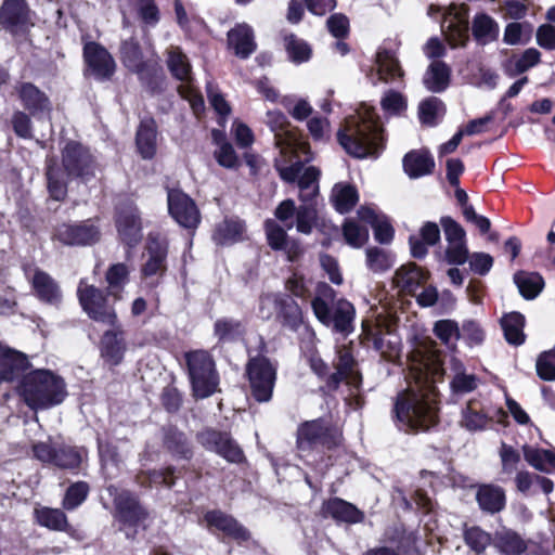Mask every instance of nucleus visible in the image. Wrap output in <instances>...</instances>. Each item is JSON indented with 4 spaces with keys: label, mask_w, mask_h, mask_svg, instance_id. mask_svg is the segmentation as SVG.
<instances>
[{
    "label": "nucleus",
    "mask_w": 555,
    "mask_h": 555,
    "mask_svg": "<svg viewBox=\"0 0 555 555\" xmlns=\"http://www.w3.org/2000/svg\"><path fill=\"white\" fill-rule=\"evenodd\" d=\"M295 153L276 157L274 168L287 183L297 182L301 204L296 206L292 198L282 201L274 209V217L287 229L309 235L318 220L315 198L319 195L320 170L313 166L304 168L301 160H293Z\"/></svg>",
    "instance_id": "nucleus-1"
},
{
    "label": "nucleus",
    "mask_w": 555,
    "mask_h": 555,
    "mask_svg": "<svg viewBox=\"0 0 555 555\" xmlns=\"http://www.w3.org/2000/svg\"><path fill=\"white\" fill-rule=\"evenodd\" d=\"M337 140L352 157H376L384 147L383 128L373 111L346 118L345 127L337 132Z\"/></svg>",
    "instance_id": "nucleus-2"
},
{
    "label": "nucleus",
    "mask_w": 555,
    "mask_h": 555,
    "mask_svg": "<svg viewBox=\"0 0 555 555\" xmlns=\"http://www.w3.org/2000/svg\"><path fill=\"white\" fill-rule=\"evenodd\" d=\"M21 392L31 409H49L61 404L67 396L64 379L49 370H35L24 375Z\"/></svg>",
    "instance_id": "nucleus-3"
},
{
    "label": "nucleus",
    "mask_w": 555,
    "mask_h": 555,
    "mask_svg": "<svg viewBox=\"0 0 555 555\" xmlns=\"http://www.w3.org/2000/svg\"><path fill=\"white\" fill-rule=\"evenodd\" d=\"M395 413L398 422L406 430H427L437 423L435 400L414 389H409L398 396Z\"/></svg>",
    "instance_id": "nucleus-4"
},
{
    "label": "nucleus",
    "mask_w": 555,
    "mask_h": 555,
    "mask_svg": "<svg viewBox=\"0 0 555 555\" xmlns=\"http://www.w3.org/2000/svg\"><path fill=\"white\" fill-rule=\"evenodd\" d=\"M185 359L194 397L205 399L219 391V375L209 352L191 351Z\"/></svg>",
    "instance_id": "nucleus-5"
},
{
    "label": "nucleus",
    "mask_w": 555,
    "mask_h": 555,
    "mask_svg": "<svg viewBox=\"0 0 555 555\" xmlns=\"http://www.w3.org/2000/svg\"><path fill=\"white\" fill-rule=\"evenodd\" d=\"M109 496L113 498L115 505V518L122 525L127 538L133 539L137 530L128 531L127 529L144 527V521L149 517L147 511L141 505L137 495L128 490H118L115 486L106 487Z\"/></svg>",
    "instance_id": "nucleus-6"
},
{
    "label": "nucleus",
    "mask_w": 555,
    "mask_h": 555,
    "mask_svg": "<svg viewBox=\"0 0 555 555\" xmlns=\"http://www.w3.org/2000/svg\"><path fill=\"white\" fill-rule=\"evenodd\" d=\"M251 396L258 402H269L276 380V369L263 356H256L246 364Z\"/></svg>",
    "instance_id": "nucleus-7"
},
{
    "label": "nucleus",
    "mask_w": 555,
    "mask_h": 555,
    "mask_svg": "<svg viewBox=\"0 0 555 555\" xmlns=\"http://www.w3.org/2000/svg\"><path fill=\"white\" fill-rule=\"evenodd\" d=\"M311 306L317 319L324 325H333L335 332L348 335L353 331L356 311L348 300L339 299L334 306L333 313L321 297H315Z\"/></svg>",
    "instance_id": "nucleus-8"
},
{
    "label": "nucleus",
    "mask_w": 555,
    "mask_h": 555,
    "mask_svg": "<svg viewBox=\"0 0 555 555\" xmlns=\"http://www.w3.org/2000/svg\"><path fill=\"white\" fill-rule=\"evenodd\" d=\"M77 295L79 304L90 319L103 324L116 323L118 318L115 309L107 304V299L101 289L81 280L77 288Z\"/></svg>",
    "instance_id": "nucleus-9"
},
{
    "label": "nucleus",
    "mask_w": 555,
    "mask_h": 555,
    "mask_svg": "<svg viewBox=\"0 0 555 555\" xmlns=\"http://www.w3.org/2000/svg\"><path fill=\"white\" fill-rule=\"evenodd\" d=\"M62 165L70 178L88 181L94 177L95 160L90 151L79 142H66L62 149Z\"/></svg>",
    "instance_id": "nucleus-10"
},
{
    "label": "nucleus",
    "mask_w": 555,
    "mask_h": 555,
    "mask_svg": "<svg viewBox=\"0 0 555 555\" xmlns=\"http://www.w3.org/2000/svg\"><path fill=\"white\" fill-rule=\"evenodd\" d=\"M297 448L301 451L322 446L327 449L339 442V435L324 421L313 420L302 423L297 429Z\"/></svg>",
    "instance_id": "nucleus-11"
},
{
    "label": "nucleus",
    "mask_w": 555,
    "mask_h": 555,
    "mask_svg": "<svg viewBox=\"0 0 555 555\" xmlns=\"http://www.w3.org/2000/svg\"><path fill=\"white\" fill-rule=\"evenodd\" d=\"M197 441L206 450L216 452L229 463L241 464L245 461L243 450L228 433L206 428L197 434Z\"/></svg>",
    "instance_id": "nucleus-12"
},
{
    "label": "nucleus",
    "mask_w": 555,
    "mask_h": 555,
    "mask_svg": "<svg viewBox=\"0 0 555 555\" xmlns=\"http://www.w3.org/2000/svg\"><path fill=\"white\" fill-rule=\"evenodd\" d=\"M83 60L87 65V70L96 80H109L116 72L114 57L98 42L90 41L83 46Z\"/></svg>",
    "instance_id": "nucleus-13"
},
{
    "label": "nucleus",
    "mask_w": 555,
    "mask_h": 555,
    "mask_svg": "<svg viewBox=\"0 0 555 555\" xmlns=\"http://www.w3.org/2000/svg\"><path fill=\"white\" fill-rule=\"evenodd\" d=\"M266 122L274 133L275 145L280 149V157L293 154L298 149L305 147V144L289 129L287 118L282 112L269 111Z\"/></svg>",
    "instance_id": "nucleus-14"
},
{
    "label": "nucleus",
    "mask_w": 555,
    "mask_h": 555,
    "mask_svg": "<svg viewBox=\"0 0 555 555\" xmlns=\"http://www.w3.org/2000/svg\"><path fill=\"white\" fill-rule=\"evenodd\" d=\"M288 229L276 218L268 219L264 222V231L269 246L274 250H282L289 261H296L304 253L298 241L287 235Z\"/></svg>",
    "instance_id": "nucleus-15"
},
{
    "label": "nucleus",
    "mask_w": 555,
    "mask_h": 555,
    "mask_svg": "<svg viewBox=\"0 0 555 555\" xmlns=\"http://www.w3.org/2000/svg\"><path fill=\"white\" fill-rule=\"evenodd\" d=\"M55 237L64 245L85 246L96 243L100 231L90 220L78 224L63 223L56 228Z\"/></svg>",
    "instance_id": "nucleus-16"
},
{
    "label": "nucleus",
    "mask_w": 555,
    "mask_h": 555,
    "mask_svg": "<svg viewBox=\"0 0 555 555\" xmlns=\"http://www.w3.org/2000/svg\"><path fill=\"white\" fill-rule=\"evenodd\" d=\"M168 210L172 218L184 228H196L199 223V211L194 201L179 190L168 192Z\"/></svg>",
    "instance_id": "nucleus-17"
},
{
    "label": "nucleus",
    "mask_w": 555,
    "mask_h": 555,
    "mask_svg": "<svg viewBox=\"0 0 555 555\" xmlns=\"http://www.w3.org/2000/svg\"><path fill=\"white\" fill-rule=\"evenodd\" d=\"M112 328L104 332L100 341V351L103 360L111 366H116L124 360L127 345L125 332L118 320L115 324H108Z\"/></svg>",
    "instance_id": "nucleus-18"
},
{
    "label": "nucleus",
    "mask_w": 555,
    "mask_h": 555,
    "mask_svg": "<svg viewBox=\"0 0 555 555\" xmlns=\"http://www.w3.org/2000/svg\"><path fill=\"white\" fill-rule=\"evenodd\" d=\"M168 246L165 240L150 235L146 245V260L142 264L144 279L163 276L167 269Z\"/></svg>",
    "instance_id": "nucleus-19"
},
{
    "label": "nucleus",
    "mask_w": 555,
    "mask_h": 555,
    "mask_svg": "<svg viewBox=\"0 0 555 555\" xmlns=\"http://www.w3.org/2000/svg\"><path fill=\"white\" fill-rule=\"evenodd\" d=\"M25 109L36 118L48 117L51 112L49 98L30 82H22L15 87Z\"/></svg>",
    "instance_id": "nucleus-20"
},
{
    "label": "nucleus",
    "mask_w": 555,
    "mask_h": 555,
    "mask_svg": "<svg viewBox=\"0 0 555 555\" xmlns=\"http://www.w3.org/2000/svg\"><path fill=\"white\" fill-rule=\"evenodd\" d=\"M0 24L13 34L24 30L30 24L26 1L5 0L0 10Z\"/></svg>",
    "instance_id": "nucleus-21"
},
{
    "label": "nucleus",
    "mask_w": 555,
    "mask_h": 555,
    "mask_svg": "<svg viewBox=\"0 0 555 555\" xmlns=\"http://www.w3.org/2000/svg\"><path fill=\"white\" fill-rule=\"evenodd\" d=\"M27 357L0 343V384L13 382L28 369Z\"/></svg>",
    "instance_id": "nucleus-22"
},
{
    "label": "nucleus",
    "mask_w": 555,
    "mask_h": 555,
    "mask_svg": "<svg viewBox=\"0 0 555 555\" xmlns=\"http://www.w3.org/2000/svg\"><path fill=\"white\" fill-rule=\"evenodd\" d=\"M36 297L43 304L60 307L63 293L59 283L47 272L36 269L30 280Z\"/></svg>",
    "instance_id": "nucleus-23"
},
{
    "label": "nucleus",
    "mask_w": 555,
    "mask_h": 555,
    "mask_svg": "<svg viewBox=\"0 0 555 555\" xmlns=\"http://www.w3.org/2000/svg\"><path fill=\"white\" fill-rule=\"evenodd\" d=\"M120 60L124 66L139 75L142 81L152 74V66L144 61L140 43L133 37L121 41Z\"/></svg>",
    "instance_id": "nucleus-24"
},
{
    "label": "nucleus",
    "mask_w": 555,
    "mask_h": 555,
    "mask_svg": "<svg viewBox=\"0 0 555 555\" xmlns=\"http://www.w3.org/2000/svg\"><path fill=\"white\" fill-rule=\"evenodd\" d=\"M209 529L215 528L222 531L225 535L238 541L244 542L249 540V531L241 525L234 517L219 511H209L204 515Z\"/></svg>",
    "instance_id": "nucleus-25"
},
{
    "label": "nucleus",
    "mask_w": 555,
    "mask_h": 555,
    "mask_svg": "<svg viewBox=\"0 0 555 555\" xmlns=\"http://www.w3.org/2000/svg\"><path fill=\"white\" fill-rule=\"evenodd\" d=\"M116 224L121 241L129 247L135 246L142 240L141 219L135 207L129 206L120 210Z\"/></svg>",
    "instance_id": "nucleus-26"
},
{
    "label": "nucleus",
    "mask_w": 555,
    "mask_h": 555,
    "mask_svg": "<svg viewBox=\"0 0 555 555\" xmlns=\"http://www.w3.org/2000/svg\"><path fill=\"white\" fill-rule=\"evenodd\" d=\"M376 66V74H373V69L371 70L372 77L376 76V80L372 78L374 85L377 81L392 82L401 79L404 75L395 52L386 48H379L377 51Z\"/></svg>",
    "instance_id": "nucleus-27"
},
{
    "label": "nucleus",
    "mask_w": 555,
    "mask_h": 555,
    "mask_svg": "<svg viewBox=\"0 0 555 555\" xmlns=\"http://www.w3.org/2000/svg\"><path fill=\"white\" fill-rule=\"evenodd\" d=\"M441 28L452 48L466 46L469 39L468 22L463 14L450 11L446 14Z\"/></svg>",
    "instance_id": "nucleus-28"
},
{
    "label": "nucleus",
    "mask_w": 555,
    "mask_h": 555,
    "mask_svg": "<svg viewBox=\"0 0 555 555\" xmlns=\"http://www.w3.org/2000/svg\"><path fill=\"white\" fill-rule=\"evenodd\" d=\"M402 166L410 179H418L433 173L435 159L427 150H413L404 155Z\"/></svg>",
    "instance_id": "nucleus-29"
},
{
    "label": "nucleus",
    "mask_w": 555,
    "mask_h": 555,
    "mask_svg": "<svg viewBox=\"0 0 555 555\" xmlns=\"http://www.w3.org/2000/svg\"><path fill=\"white\" fill-rule=\"evenodd\" d=\"M228 43L234 50L235 55L247 59L256 50L253 28L245 23L237 24L229 30Z\"/></svg>",
    "instance_id": "nucleus-30"
},
{
    "label": "nucleus",
    "mask_w": 555,
    "mask_h": 555,
    "mask_svg": "<svg viewBox=\"0 0 555 555\" xmlns=\"http://www.w3.org/2000/svg\"><path fill=\"white\" fill-rule=\"evenodd\" d=\"M476 501L483 513L494 515L505 508V491L499 486L481 485L476 491Z\"/></svg>",
    "instance_id": "nucleus-31"
},
{
    "label": "nucleus",
    "mask_w": 555,
    "mask_h": 555,
    "mask_svg": "<svg viewBox=\"0 0 555 555\" xmlns=\"http://www.w3.org/2000/svg\"><path fill=\"white\" fill-rule=\"evenodd\" d=\"M426 274L415 263L400 267L393 276V284L401 292L416 295V291L425 283Z\"/></svg>",
    "instance_id": "nucleus-32"
},
{
    "label": "nucleus",
    "mask_w": 555,
    "mask_h": 555,
    "mask_svg": "<svg viewBox=\"0 0 555 555\" xmlns=\"http://www.w3.org/2000/svg\"><path fill=\"white\" fill-rule=\"evenodd\" d=\"M440 241V229L437 223L427 221L423 224L418 235L409 238L411 254L414 258H423L427 255V246H434Z\"/></svg>",
    "instance_id": "nucleus-33"
},
{
    "label": "nucleus",
    "mask_w": 555,
    "mask_h": 555,
    "mask_svg": "<svg viewBox=\"0 0 555 555\" xmlns=\"http://www.w3.org/2000/svg\"><path fill=\"white\" fill-rule=\"evenodd\" d=\"M323 513L338 521L356 524L363 519V513L351 503L339 498L330 499L323 504Z\"/></svg>",
    "instance_id": "nucleus-34"
},
{
    "label": "nucleus",
    "mask_w": 555,
    "mask_h": 555,
    "mask_svg": "<svg viewBox=\"0 0 555 555\" xmlns=\"http://www.w3.org/2000/svg\"><path fill=\"white\" fill-rule=\"evenodd\" d=\"M278 320L281 324L295 332L302 323V312L297 301L287 294H280Z\"/></svg>",
    "instance_id": "nucleus-35"
},
{
    "label": "nucleus",
    "mask_w": 555,
    "mask_h": 555,
    "mask_svg": "<svg viewBox=\"0 0 555 555\" xmlns=\"http://www.w3.org/2000/svg\"><path fill=\"white\" fill-rule=\"evenodd\" d=\"M493 546L503 555H521L528 547L520 534L505 528L495 532Z\"/></svg>",
    "instance_id": "nucleus-36"
},
{
    "label": "nucleus",
    "mask_w": 555,
    "mask_h": 555,
    "mask_svg": "<svg viewBox=\"0 0 555 555\" xmlns=\"http://www.w3.org/2000/svg\"><path fill=\"white\" fill-rule=\"evenodd\" d=\"M451 69L442 61H434L426 69L423 83L430 92L444 91L450 83Z\"/></svg>",
    "instance_id": "nucleus-37"
},
{
    "label": "nucleus",
    "mask_w": 555,
    "mask_h": 555,
    "mask_svg": "<svg viewBox=\"0 0 555 555\" xmlns=\"http://www.w3.org/2000/svg\"><path fill=\"white\" fill-rule=\"evenodd\" d=\"M359 218L371 224L374 230V237L382 244H388L393 238V229L385 216L377 215L373 209L361 207L358 210Z\"/></svg>",
    "instance_id": "nucleus-38"
},
{
    "label": "nucleus",
    "mask_w": 555,
    "mask_h": 555,
    "mask_svg": "<svg viewBox=\"0 0 555 555\" xmlns=\"http://www.w3.org/2000/svg\"><path fill=\"white\" fill-rule=\"evenodd\" d=\"M472 33L479 44L486 46L498 39L500 27L493 17L486 13H479L472 22Z\"/></svg>",
    "instance_id": "nucleus-39"
},
{
    "label": "nucleus",
    "mask_w": 555,
    "mask_h": 555,
    "mask_svg": "<svg viewBox=\"0 0 555 555\" xmlns=\"http://www.w3.org/2000/svg\"><path fill=\"white\" fill-rule=\"evenodd\" d=\"M157 130L154 120H142L135 137V143L140 155L145 158H152L156 153Z\"/></svg>",
    "instance_id": "nucleus-40"
},
{
    "label": "nucleus",
    "mask_w": 555,
    "mask_h": 555,
    "mask_svg": "<svg viewBox=\"0 0 555 555\" xmlns=\"http://www.w3.org/2000/svg\"><path fill=\"white\" fill-rule=\"evenodd\" d=\"M245 223L240 219H225L217 224L214 241L219 245H231L243 238Z\"/></svg>",
    "instance_id": "nucleus-41"
},
{
    "label": "nucleus",
    "mask_w": 555,
    "mask_h": 555,
    "mask_svg": "<svg viewBox=\"0 0 555 555\" xmlns=\"http://www.w3.org/2000/svg\"><path fill=\"white\" fill-rule=\"evenodd\" d=\"M514 282L526 299H534L544 287V280L537 272L519 271L514 274Z\"/></svg>",
    "instance_id": "nucleus-42"
},
{
    "label": "nucleus",
    "mask_w": 555,
    "mask_h": 555,
    "mask_svg": "<svg viewBox=\"0 0 555 555\" xmlns=\"http://www.w3.org/2000/svg\"><path fill=\"white\" fill-rule=\"evenodd\" d=\"M244 334V323L234 318L222 317L217 319L214 324V335L219 343L234 341Z\"/></svg>",
    "instance_id": "nucleus-43"
},
{
    "label": "nucleus",
    "mask_w": 555,
    "mask_h": 555,
    "mask_svg": "<svg viewBox=\"0 0 555 555\" xmlns=\"http://www.w3.org/2000/svg\"><path fill=\"white\" fill-rule=\"evenodd\" d=\"M331 199L337 211L345 214L350 211L357 204L359 196L354 186L337 183L332 190Z\"/></svg>",
    "instance_id": "nucleus-44"
},
{
    "label": "nucleus",
    "mask_w": 555,
    "mask_h": 555,
    "mask_svg": "<svg viewBox=\"0 0 555 555\" xmlns=\"http://www.w3.org/2000/svg\"><path fill=\"white\" fill-rule=\"evenodd\" d=\"M167 54V66L172 76L185 83L190 82L191 65L186 55L178 47H170Z\"/></svg>",
    "instance_id": "nucleus-45"
},
{
    "label": "nucleus",
    "mask_w": 555,
    "mask_h": 555,
    "mask_svg": "<svg viewBox=\"0 0 555 555\" xmlns=\"http://www.w3.org/2000/svg\"><path fill=\"white\" fill-rule=\"evenodd\" d=\"M129 269L125 263H115L106 272L107 293L116 300L121 299V293L128 282Z\"/></svg>",
    "instance_id": "nucleus-46"
},
{
    "label": "nucleus",
    "mask_w": 555,
    "mask_h": 555,
    "mask_svg": "<svg viewBox=\"0 0 555 555\" xmlns=\"http://www.w3.org/2000/svg\"><path fill=\"white\" fill-rule=\"evenodd\" d=\"M501 325L506 340L512 345H521L525 341L522 332L525 318L519 312H512L504 315Z\"/></svg>",
    "instance_id": "nucleus-47"
},
{
    "label": "nucleus",
    "mask_w": 555,
    "mask_h": 555,
    "mask_svg": "<svg viewBox=\"0 0 555 555\" xmlns=\"http://www.w3.org/2000/svg\"><path fill=\"white\" fill-rule=\"evenodd\" d=\"M164 444L173 455L182 459L192 456V449L188 442L185 435L176 428H168L165 431Z\"/></svg>",
    "instance_id": "nucleus-48"
},
{
    "label": "nucleus",
    "mask_w": 555,
    "mask_h": 555,
    "mask_svg": "<svg viewBox=\"0 0 555 555\" xmlns=\"http://www.w3.org/2000/svg\"><path fill=\"white\" fill-rule=\"evenodd\" d=\"M35 514L38 524L42 527L56 531H64L68 527L66 515L59 508L42 507L36 509Z\"/></svg>",
    "instance_id": "nucleus-49"
},
{
    "label": "nucleus",
    "mask_w": 555,
    "mask_h": 555,
    "mask_svg": "<svg viewBox=\"0 0 555 555\" xmlns=\"http://www.w3.org/2000/svg\"><path fill=\"white\" fill-rule=\"evenodd\" d=\"M463 537L465 544L476 554H481L490 544L493 545L491 534L478 526L467 527L465 525Z\"/></svg>",
    "instance_id": "nucleus-50"
},
{
    "label": "nucleus",
    "mask_w": 555,
    "mask_h": 555,
    "mask_svg": "<svg viewBox=\"0 0 555 555\" xmlns=\"http://www.w3.org/2000/svg\"><path fill=\"white\" fill-rule=\"evenodd\" d=\"M524 457L538 470L550 473L552 468H555V454L548 450L525 446Z\"/></svg>",
    "instance_id": "nucleus-51"
},
{
    "label": "nucleus",
    "mask_w": 555,
    "mask_h": 555,
    "mask_svg": "<svg viewBox=\"0 0 555 555\" xmlns=\"http://www.w3.org/2000/svg\"><path fill=\"white\" fill-rule=\"evenodd\" d=\"M531 33L532 26L529 23L513 22L506 25L503 41L509 46L526 43L530 39Z\"/></svg>",
    "instance_id": "nucleus-52"
},
{
    "label": "nucleus",
    "mask_w": 555,
    "mask_h": 555,
    "mask_svg": "<svg viewBox=\"0 0 555 555\" xmlns=\"http://www.w3.org/2000/svg\"><path fill=\"white\" fill-rule=\"evenodd\" d=\"M540 59V51L534 48H529L515 61L514 65H507L505 72L509 77L518 76L539 64Z\"/></svg>",
    "instance_id": "nucleus-53"
},
{
    "label": "nucleus",
    "mask_w": 555,
    "mask_h": 555,
    "mask_svg": "<svg viewBox=\"0 0 555 555\" xmlns=\"http://www.w3.org/2000/svg\"><path fill=\"white\" fill-rule=\"evenodd\" d=\"M455 374L450 383L453 393L464 395L477 388V378L474 374H466L461 370V363L454 361Z\"/></svg>",
    "instance_id": "nucleus-54"
},
{
    "label": "nucleus",
    "mask_w": 555,
    "mask_h": 555,
    "mask_svg": "<svg viewBox=\"0 0 555 555\" xmlns=\"http://www.w3.org/2000/svg\"><path fill=\"white\" fill-rule=\"evenodd\" d=\"M46 175L48 180V190L51 197L55 201L64 199L67 193V188L60 169L56 168L54 164L49 163Z\"/></svg>",
    "instance_id": "nucleus-55"
},
{
    "label": "nucleus",
    "mask_w": 555,
    "mask_h": 555,
    "mask_svg": "<svg viewBox=\"0 0 555 555\" xmlns=\"http://www.w3.org/2000/svg\"><path fill=\"white\" fill-rule=\"evenodd\" d=\"M366 254V266L375 273L387 271L392 266V259L390 255L383 248L369 247L365 250Z\"/></svg>",
    "instance_id": "nucleus-56"
},
{
    "label": "nucleus",
    "mask_w": 555,
    "mask_h": 555,
    "mask_svg": "<svg viewBox=\"0 0 555 555\" xmlns=\"http://www.w3.org/2000/svg\"><path fill=\"white\" fill-rule=\"evenodd\" d=\"M285 48L288 57L295 63L306 62L311 56V49L308 43L295 35H289L285 38Z\"/></svg>",
    "instance_id": "nucleus-57"
},
{
    "label": "nucleus",
    "mask_w": 555,
    "mask_h": 555,
    "mask_svg": "<svg viewBox=\"0 0 555 555\" xmlns=\"http://www.w3.org/2000/svg\"><path fill=\"white\" fill-rule=\"evenodd\" d=\"M435 335L446 345H453L461 338V331L453 320H439L434 325Z\"/></svg>",
    "instance_id": "nucleus-58"
},
{
    "label": "nucleus",
    "mask_w": 555,
    "mask_h": 555,
    "mask_svg": "<svg viewBox=\"0 0 555 555\" xmlns=\"http://www.w3.org/2000/svg\"><path fill=\"white\" fill-rule=\"evenodd\" d=\"M89 492V486L85 481L73 483L67 490L63 499V507L73 511L85 502Z\"/></svg>",
    "instance_id": "nucleus-59"
},
{
    "label": "nucleus",
    "mask_w": 555,
    "mask_h": 555,
    "mask_svg": "<svg viewBox=\"0 0 555 555\" xmlns=\"http://www.w3.org/2000/svg\"><path fill=\"white\" fill-rule=\"evenodd\" d=\"M336 370H341L352 377V380L360 382V375L354 369L356 361L351 349L348 346H341L337 350V358L334 362Z\"/></svg>",
    "instance_id": "nucleus-60"
},
{
    "label": "nucleus",
    "mask_w": 555,
    "mask_h": 555,
    "mask_svg": "<svg viewBox=\"0 0 555 555\" xmlns=\"http://www.w3.org/2000/svg\"><path fill=\"white\" fill-rule=\"evenodd\" d=\"M343 232L347 243L353 247L362 246L369 238L367 229L359 225L353 220H347L344 223Z\"/></svg>",
    "instance_id": "nucleus-61"
},
{
    "label": "nucleus",
    "mask_w": 555,
    "mask_h": 555,
    "mask_svg": "<svg viewBox=\"0 0 555 555\" xmlns=\"http://www.w3.org/2000/svg\"><path fill=\"white\" fill-rule=\"evenodd\" d=\"M81 456L70 447H60L54 455V465L60 468L74 469L80 465Z\"/></svg>",
    "instance_id": "nucleus-62"
},
{
    "label": "nucleus",
    "mask_w": 555,
    "mask_h": 555,
    "mask_svg": "<svg viewBox=\"0 0 555 555\" xmlns=\"http://www.w3.org/2000/svg\"><path fill=\"white\" fill-rule=\"evenodd\" d=\"M217 163L228 169H236L240 166L238 157L234 147L228 141H222L220 146L214 152Z\"/></svg>",
    "instance_id": "nucleus-63"
},
{
    "label": "nucleus",
    "mask_w": 555,
    "mask_h": 555,
    "mask_svg": "<svg viewBox=\"0 0 555 555\" xmlns=\"http://www.w3.org/2000/svg\"><path fill=\"white\" fill-rule=\"evenodd\" d=\"M461 338L467 341L468 345H480L485 340V331L474 320H466L462 324Z\"/></svg>",
    "instance_id": "nucleus-64"
}]
</instances>
